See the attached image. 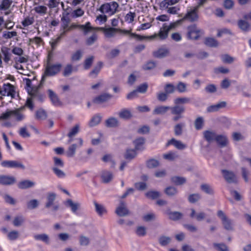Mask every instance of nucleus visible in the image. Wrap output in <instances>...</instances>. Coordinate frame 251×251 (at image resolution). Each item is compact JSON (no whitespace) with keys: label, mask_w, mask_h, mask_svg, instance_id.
I'll use <instances>...</instances> for the list:
<instances>
[{"label":"nucleus","mask_w":251,"mask_h":251,"mask_svg":"<svg viewBox=\"0 0 251 251\" xmlns=\"http://www.w3.org/2000/svg\"><path fill=\"white\" fill-rule=\"evenodd\" d=\"M201 33L196 25H192L188 27L187 37L191 40H197L200 36Z\"/></svg>","instance_id":"obj_10"},{"label":"nucleus","mask_w":251,"mask_h":251,"mask_svg":"<svg viewBox=\"0 0 251 251\" xmlns=\"http://www.w3.org/2000/svg\"><path fill=\"white\" fill-rule=\"evenodd\" d=\"M215 141L221 147H225L228 144L227 137L223 135H218Z\"/></svg>","instance_id":"obj_31"},{"label":"nucleus","mask_w":251,"mask_h":251,"mask_svg":"<svg viewBox=\"0 0 251 251\" xmlns=\"http://www.w3.org/2000/svg\"><path fill=\"white\" fill-rule=\"evenodd\" d=\"M204 44L210 47H216L218 46V41L213 38H206L205 39Z\"/></svg>","instance_id":"obj_40"},{"label":"nucleus","mask_w":251,"mask_h":251,"mask_svg":"<svg viewBox=\"0 0 251 251\" xmlns=\"http://www.w3.org/2000/svg\"><path fill=\"white\" fill-rule=\"evenodd\" d=\"M201 198V195L198 193L192 194L188 196V201L192 203L198 201Z\"/></svg>","instance_id":"obj_49"},{"label":"nucleus","mask_w":251,"mask_h":251,"mask_svg":"<svg viewBox=\"0 0 251 251\" xmlns=\"http://www.w3.org/2000/svg\"><path fill=\"white\" fill-rule=\"evenodd\" d=\"M98 39V35L96 33L93 34L86 40V44L88 46L93 45Z\"/></svg>","instance_id":"obj_57"},{"label":"nucleus","mask_w":251,"mask_h":251,"mask_svg":"<svg viewBox=\"0 0 251 251\" xmlns=\"http://www.w3.org/2000/svg\"><path fill=\"white\" fill-rule=\"evenodd\" d=\"M35 77H34L33 79H32V81L35 80ZM24 80L26 82V86L27 87L26 89L28 94L32 97L37 95L38 93V89L44 82H41L40 84L37 86L33 85L32 84V80L29 78H25L24 79Z\"/></svg>","instance_id":"obj_6"},{"label":"nucleus","mask_w":251,"mask_h":251,"mask_svg":"<svg viewBox=\"0 0 251 251\" xmlns=\"http://www.w3.org/2000/svg\"><path fill=\"white\" fill-rule=\"evenodd\" d=\"M171 238L168 236H162L159 239V242L162 246H166L171 242Z\"/></svg>","instance_id":"obj_61"},{"label":"nucleus","mask_w":251,"mask_h":251,"mask_svg":"<svg viewBox=\"0 0 251 251\" xmlns=\"http://www.w3.org/2000/svg\"><path fill=\"white\" fill-rule=\"evenodd\" d=\"M62 67L61 64L48 65L46 67L44 75H43L41 82H44L47 76H52L57 74Z\"/></svg>","instance_id":"obj_5"},{"label":"nucleus","mask_w":251,"mask_h":251,"mask_svg":"<svg viewBox=\"0 0 251 251\" xmlns=\"http://www.w3.org/2000/svg\"><path fill=\"white\" fill-rule=\"evenodd\" d=\"M90 242V239L84 235H81L79 237V243L81 246H87Z\"/></svg>","instance_id":"obj_45"},{"label":"nucleus","mask_w":251,"mask_h":251,"mask_svg":"<svg viewBox=\"0 0 251 251\" xmlns=\"http://www.w3.org/2000/svg\"><path fill=\"white\" fill-rule=\"evenodd\" d=\"M190 99L187 97H180L177 98L174 100V103L175 104L179 105V104H185L189 103Z\"/></svg>","instance_id":"obj_51"},{"label":"nucleus","mask_w":251,"mask_h":251,"mask_svg":"<svg viewBox=\"0 0 251 251\" xmlns=\"http://www.w3.org/2000/svg\"><path fill=\"white\" fill-rule=\"evenodd\" d=\"M112 97V96L107 93L102 94L93 100V102L97 104L101 103L107 101Z\"/></svg>","instance_id":"obj_20"},{"label":"nucleus","mask_w":251,"mask_h":251,"mask_svg":"<svg viewBox=\"0 0 251 251\" xmlns=\"http://www.w3.org/2000/svg\"><path fill=\"white\" fill-rule=\"evenodd\" d=\"M13 1L12 0H3L0 5V10H7L12 4Z\"/></svg>","instance_id":"obj_53"},{"label":"nucleus","mask_w":251,"mask_h":251,"mask_svg":"<svg viewBox=\"0 0 251 251\" xmlns=\"http://www.w3.org/2000/svg\"><path fill=\"white\" fill-rule=\"evenodd\" d=\"M76 149V145L75 144H73L70 146L68 148V151L66 152L67 155L68 157H73L75 154Z\"/></svg>","instance_id":"obj_63"},{"label":"nucleus","mask_w":251,"mask_h":251,"mask_svg":"<svg viewBox=\"0 0 251 251\" xmlns=\"http://www.w3.org/2000/svg\"><path fill=\"white\" fill-rule=\"evenodd\" d=\"M185 123L181 122L176 124L174 126V132L176 135L179 136L182 134Z\"/></svg>","instance_id":"obj_35"},{"label":"nucleus","mask_w":251,"mask_h":251,"mask_svg":"<svg viewBox=\"0 0 251 251\" xmlns=\"http://www.w3.org/2000/svg\"><path fill=\"white\" fill-rule=\"evenodd\" d=\"M166 214L168 216L169 219L172 221H178L183 217V214L178 211H171L168 209L165 211Z\"/></svg>","instance_id":"obj_18"},{"label":"nucleus","mask_w":251,"mask_h":251,"mask_svg":"<svg viewBox=\"0 0 251 251\" xmlns=\"http://www.w3.org/2000/svg\"><path fill=\"white\" fill-rule=\"evenodd\" d=\"M168 32L169 31L167 30L165 26L163 25V26L160 28L159 32L158 33H155L154 34L150 36H142L139 35H137L135 33H131V35L133 38H136L139 40H142L146 38L153 40L157 37H158L160 40H164L167 38Z\"/></svg>","instance_id":"obj_4"},{"label":"nucleus","mask_w":251,"mask_h":251,"mask_svg":"<svg viewBox=\"0 0 251 251\" xmlns=\"http://www.w3.org/2000/svg\"><path fill=\"white\" fill-rule=\"evenodd\" d=\"M94 57L93 56H90L88 58H86L84 61V68L85 70L89 69L91 66Z\"/></svg>","instance_id":"obj_56"},{"label":"nucleus","mask_w":251,"mask_h":251,"mask_svg":"<svg viewBox=\"0 0 251 251\" xmlns=\"http://www.w3.org/2000/svg\"><path fill=\"white\" fill-rule=\"evenodd\" d=\"M56 195L53 192L48 193L47 195V202L46 203L45 206L46 208H50V206L53 205L54 201L55 200Z\"/></svg>","instance_id":"obj_25"},{"label":"nucleus","mask_w":251,"mask_h":251,"mask_svg":"<svg viewBox=\"0 0 251 251\" xmlns=\"http://www.w3.org/2000/svg\"><path fill=\"white\" fill-rule=\"evenodd\" d=\"M204 139L209 143L216 140L217 134L212 130H206L203 133Z\"/></svg>","instance_id":"obj_21"},{"label":"nucleus","mask_w":251,"mask_h":251,"mask_svg":"<svg viewBox=\"0 0 251 251\" xmlns=\"http://www.w3.org/2000/svg\"><path fill=\"white\" fill-rule=\"evenodd\" d=\"M48 92L49 97L52 104L55 106L60 105L61 104V101L56 93L51 89H49Z\"/></svg>","instance_id":"obj_23"},{"label":"nucleus","mask_w":251,"mask_h":251,"mask_svg":"<svg viewBox=\"0 0 251 251\" xmlns=\"http://www.w3.org/2000/svg\"><path fill=\"white\" fill-rule=\"evenodd\" d=\"M118 115L120 118L125 120L129 119L132 117L130 111L126 109H123L119 112Z\"/></svg>","instance_id":"obj_33"},{"label":"nucleus","mask_w":251,"mask_h":251,"mask_svg":"<svg viewBox=\"0 0 251 251\" xmlns=\"http://www.w3.org/2000/svg\"><path fill=\"white\" fill-rule=\"evenodd\" d=\"M226 103L225 101H221L214 105H212L207 108L208 112H215L219 111L220 109L225 108L226 106Z\"/></svg>","instance_id":"obj_19"},{"label":"nucleus","mask_w":251,"mask_h":251,"mask_svg":"<svg viewBox=\"0 0 251 251\" xmlns=\"http://www.w3.org/2000/svg\"><path fill=\"white\" fill-rule=\"evenodd\" d=\"M101 177L102 181L103 183H107L109 182L113 178L112 173L108 171H103L102 173Z\"/></svg>","instance_id":"obj_32"},{"label":"nucleus","mask_w":251,"mask_h":251,"mask_svg":"<svg viewBox=\"0 0 251 251\" xmlns=\"http://www.w3.org/2000/svg\"><path fill=\"white\" fill-rule=\"evenodd\" d=\"M94 205L95 206L96 210L99 215L101 216L106 212V210L102 205L99 204L97 202H94Z\"/></svg>","instance_id":"obj_54"},{"label":"nucleus","mask_w":251,"mask_h":251,"mask_svg":"<svg viewBox=\"0 0 251 251\" xmlns=\"http://www.w3.org/2000/svg\"><path fill=\"white\" fill-rule=\"evenodd\" d=\"M164 192L168 196L172 197L176 195L178 191L176 188L173 186H169L165 189Z\"/></svg>","instance_id":"obj_42"},{"label":"nucleus","mask_w":251,"mask_h":251,"mask_svg":"<svg viewBox=\"0 0 251 251\" xmlns=\"http://www.w3.org/2000/svg\"><path fill=\"white\" fill-rule=\"evenodd\" d=\"M35 183L29 180H25L20 182L18 186L20 189H25L29 188L32 187L34 186Z\"/></svg>","instance_id":"obj_27"},{"label":"nucleus","mask_w":251,"mask_h":251,"mask_svg":"<svg viewBox=\"0 0 251 251\" xmlns=\"http://www.w3.org/2000/svg\"><path fill=\"white\" fill-rule=\"evenodd\" d=\"M201 189L207 194L213 195L214 191L211 186L207 184H202L201 185Z\"/></svg>","instance_id":"obj_50"},{"label":"nucleus","mask_w":251,"mask_h":251,"mask_svg":"<svg viewBox=\"0 0 251 251\" xmlns=\"http://www.w3.org/2000/svg\"><path fill=\"white\" fill-rule=\"evenodd\" d=\"M76 28H78L82 30L85 35H86L88 32L94 29V27L91 25V23L88 22L85 25H78L75 23L72 24L68 29L69 31Z\"/></svg>","instance_id":"obj_9"},{"label":"nucleus","mask_w":251,"mask_h":251,"mask_svg":"<svg viewBox=\"0 0 251 251\" xmlns=\"http://www.w3.org/2000/svg\"><path fill=\"white\" fill-rule=\"evenodd\" d=\"M115 213L120 217L126 216L130 214V211L127 208L126 203L123 201H120L115 210Z\"/></svg>","instance_id":"obj_13"},{"label":"nucleus","mask_w":251,"mask_h":251,"mask_svg":"<svg viewBox=\"0 0 251 251\" xmlns=\"http://www.w3.org/2000/svg\"><path fill=\"white\" fill-rule=\"evenodd\" d=\"M47 117V114L43 109H39L36 112V118L38 120H45Z\"/></svg>","instance_id":"obj_52"},{"label":"nucleus","mask_w":251,"mask_h":251,"mask_svg":"<svg viewBox=\"0 0 251 251\" xmlns=\"http://www.w3.org/2000/svg\"><path fill=\"white\" fill-rule=\"evenodd\" d=\"M170 50L168 49L165 48H159L157 50L152 52L153 57L157 58H162L169 56Z\"/></svg>","instance_id":"obj_17"},{"label":"nucleus","mask_w":251,"mask_h":251,"mask_svg":"<svg viewBox=\"0 0 251 251\" xmlns=\"http://www.w3.org/2000/svg\"><path fill=\"white\" fill-rule=\"evenodd\" d=\"M238 25L241 30L245 31L249 30L250 27V24L247 22L242 20L238 21Z\"/></svg>","instance_id":"obj_41"},{"label":"nucleus","mask_w":251,"mask_h":251,"mask_svg":"<svg viewBox=\"0 0 251 251\" xmlns=\"http://www.w3.org/2000/svg\"><path fill=\"white\" fill-rule=\"evenodd\" d=\"M100 30L102 31L104 36L106 38H111L112 37H114L117 32H121L125 34H128L133 37L131 34L132 33H130L129 30H125V29H122L120 28H117L115 27H94V29L93 30Z\"/></svg>","instance_id":"obj_1"},{"label":"nucleus","mask_w":251,"mask_h":251,"mask_svg":"<svg viewBox=\"0 0 251 251\" xmlns=\"http://www.w3.org/2000/svg\"><path fill=\"white\" fill-rule=\"evenodd\" d=\"M217 216L222 221V224L225 229L227 230H233L232 221L229 219L222 210L217 211Z\"/></svg>","instance_id":"obj_7"},{"label":"nucleus","mask_w":251,"mask_h":251,"mask_svg":"<svg viewBox=\"0 0 251 251\" xmlns=\"http://www.w3.org/2000/svg\"><path fill=\"white\" fill-rule=\"evenodd\" d=\"M16 91L15 87L10 83L4 84L0 90V94L3 96H10L11 99L15 97Z\"/></svg>","instance_id":"obj_8"},{"label":"nucleus","mask_w":251,"mask_h":251,"mask_svg":"<svg viewBox=\"0 0 251 251\" xmlns=\"http://www.w3.org/2000/svg\"><path fill=\"white\" fill-rule=\"evenodd\" d=\"M136 155V153L134 150H127L125 154V157L129 160L133 159Z\"/></svg>","instance_id":"obj_59"},{"label":"nucleus","mask_w":251,"mask_h":251,"mask_svg":"<svg viewBox=\"0 0 251 251\" xmlns=\"http://www.w3.org/2000/svg\"><path fill=\"white\" fill-rule=\"evenodd\" d=\"M198 7H195L193 9L188 10L183 19L190 22L197 21L198 19Z\"/></svg>","instance_id":"obj_16"},{"label":"nucleus","mask_w":251,"mask_h":251,"mask_svg":"<svg viewBox=\"0 0 251 251\" xmlns=\"http://www.w3.org/2000/svg\"><path fill=\"white\" fill-rule=\"evenodd\" d=\"M102 117L99 114L94 115L89 123V126L90 127L96 126L99 124L101 122Z\"/></svg>","instance_id":"obj_30"},{"label":"nucleus","mask_w":251,"mask_h":251,"mask_svg":"<svg viewBox=\"0 0 251 251\" xmlns=\"http://www.w3.org/2000/svg\"><path fill=\"white\" fill-rule=\"evenodd\" d=\"M180 0H164L160 3V6L162 8H167L169 5L175 4Z\"/></svg>","instance_id":"obj_47"},{"label":"nucleus","mask_w":251,"mask_h":251,"mask_svg":"<svg viewBox=\"0 0 251 251\" xmlns=\"http://www.w3.org/2000/svg\"><path fill=\"white\" fill-rule=\"evenodd\" d=\"M65 205L67 206L70 207L71 210L73 213H75L80 206V204L79 203H75L71 199H68L66 201Z\"/></svg>","instance_id":"obj_29"},{"label":"nucleus","mask_w":251,"mask_h":251,"mask_svg":"<svg viewBox=\"0 0 251 251\" xmlns=\"http://www.w3.org/2000/svg\"><path fill=\"white\" fill-rule=\"evenodd\" d=\"M136 233L139 236H144L147 234V229L145 226H139L137 227Z\"/></svg>","instance_id":"obj_58"},{"label":"nucleus","mask_w":251,"mask_h":251,"mask_svg":"<svg viewBox=\"0 0 251 251\" xmlns=\"http://www.w3.org/2000/svg\"><path fill=\"white\" fill-rule=\"evenodd\" d=\"M24 109V107H21L13 110H7L5 112L3 113L0 116V119H7L10 117L13 116L15 120L17 122L23 120L25 118V115L21 111Z\"/></svg>","instance_id":"obj_3"},{"label":"nucleus","mask_w":251,"mask_h":251,"mask_svg":"<svg viewBox=\"0 0 251 251\" xmlns=\"http://www.w3.org/2000/svg\"><path fill=\"white\" fill-rule=\"evenodd\" d=\"M73 70H74L72 65L71 64H68L64 69L63 75L65 76H69L71 75Z\"/></svg>","instance_id":"obj_62"},{"label":"nucleus","mask_w":251,"mask_h":251,"mask_svg":"<svg viewBox=\"0 0 251 251\" xmlns=\"http://www.w3.org/2000/svg\"><path fill=\"white\" fill-rule=\"evenodd\" d=\"M169 110L170 106H158L154 109L152 113L154 115H162L165 114Z\"/></svg>","instance_id":"obj_26"},{"label":"nucleus","mask_w":251,"mask_h":251,"mask_svg":"<svg viewBox=\"0 0 251 251\" xmlns=\"http://www.w3.org/2000/svg\"><path fill=\"white\" fill-rule=\"evenodd\" d=\"M82 55L83 52L80 50H77L72 54L71 60L73 62L79 61L82 57Z\"/></svg>","instance_id":"obj_39"},{"label":"nucleus","mask_w":251,"mask_h":251,"mask_svg":"<svg viewBox=\"0 0 251 251\" xmlns=\"http://www.w3.org/2000/svg\"><path fill=\"white\" fill-rule=\"evenodd\" d=\"M103 66V63L102 62H98L96 66L94 67L93 70L90 73V76H94V77H96L98 73Z\"/></svg>","instance_id":"obj_38"},{"label":"nucleus","mask_w":251,"mask_h":251,"mask_svg":"<svg viewBox=\"0 0 251 251\" xmlns=\"http://www.w3.org/2000/svg\"><path fill=\"white\" fill-rule=\"evenodd\" d=\"M39 202L37 200L33 199L27 203V207L29 209H33L38 207Z\"/></svg>","instance_id":"obj_60"},{"label":"nucleus","mask_w":251,"mask_h":251,"mask_svg":"<svg viewBox=\"0 0 251 251\" xmlns=\"http://www.w3.org/2000/svg\"><path fill=\"white\" fill-rule=\"evenodd\" d=\"M1 165L4 168L25 169V166L21 162L16 160H4L1 162Z\"/></svg>","instance_id":"obj_11"},{"label":"nucleus","mask_w":251,"mask_h":251,"mask_svg":"<svg viewBox=\"0 0 251 251\" xmlns=\"http://www.w3.org/2000/svg\"><path fill=\"white\" fill-rule=\"evenodd\" d=\"M170 110L172 115H183L185 109L183 106L176 104L174 106H170Z\"/></svg>","instance_id":"obj_24"},{"label":"nucleus","mask_w":251,"mask_h":251,"mask_svg":"<svg viewBox=\"0 0 251 251\" xmlns=\"http://www.w3.org/2000/svg\"><path fill=\"white\" fill-rule=\"evenodd\" d=\"M25 221V217L22 215L16 216L13 221V224L15 226H22Z\"/></svg>","instance_id":"obj_36"},{"label":"nucleus","mask_w":251,"mask_h":251,"mask_svg":"<svg viewBox=\"0 0 251 251\" xmlns=\"http://www.w3.org/2000/svg\"><path fill=\"white\" fill-rule=\"evenodd\" d=\"M175 89L176 88L173 84L168 83L165 86V92L167 94H172L175 92Z\"/></svg>","instance_id":"obj_64"},{"label":"nucleus","mask_w":251,"mask_h":251,"mask_svg":"<svg viewBox=\"0 0 251 251\" xmlns=\"http://www.w3.org/2000/svg\"><path fill=\"white\" fill-rule=\"evenodd\" d=\"M213 246L214 249L218 251H228V247L224 243H214Z\"/></svg>","instance_id":"obj_48"},{"label":"nucleus","mask_w":251,"mask_h":251,"mask_svg":"<svg viewBox=\"0 0 251 251\" xmlns=\"http://www.w3.org/2000/svg\"><path fill=\"white\" fill-rule=\"evenodd\" d=\"M146 165L149 168H154L159 165V162L157 160L151 159L147 161Z\"/></svg>","instance_id":"obj_55"},{"label":"nucleus","mask_w":251,"mask_h":251,"mask_svg":"<svg viewBox=\"0 0 251 251\" xmlns=\"http://www.w3.org/2000/svg\"><path fill=\"white\" fill-rule=\"evenodd\" d=\"M34 238L37 240H41L46 244H49V237L46 234H36L34 236Z\"/></svg>","instance_id":"obj_46"},{"label":"nucleus","mask_w":251,"mask_h":251,"mask_svg":"<svg viewBox=\"0 0 251 251\" xmlns=\"http://www.w3.org/2000/svg\"><path fill=\"white\" fill-rule=\"evenodd\" d=\"M105 126L108 128H115L119 126V122L115 117H110L105 121Z\"/></svg>","instance_id":"obj_22"},{"label":"nucleus","mask_w":251,"mask_h":251,"mask_svg":"<svg viewBox=\"0 0 251 251\" xmlns=\"http://www.w3.org/2000/svg\"><path fill=\"white\" fill-rule=\"evenodd\" d=\"M204 125V120L202 117L197 118L194 122L195 128L197 130H200L202 128Z\"/></svg>","instance_id":"obj_44"},{"label":"nucleus","mask_w":251,"mask_h":251,"mask_svg":"<svg viewBox=\"0 0 251 251\" xmlns=\"http://www.w3.org/2000/svg\"><path fill=\"white\" fill-rule=\"evenodd\" d=\"M222 173L225 180L228 183H237V179L234 173L226 170H222Z\"/></svg>","instance_id":"obj_15"},{"label":"nucleus","mask_w":251,"mask_h":251,"mask_svg":"<svg viewBox=\"0 0 251 251\" xmlns=\"http://www.w3.org/2000/svg\"><path fill=\"white\" fill-rule=\"evenodd\" d=\"M171 180L173 183L177 185H182L186 181V179L185 177L178 176L172 177Z\"/></svg>","instance_id":"obj_37"},{"label":"nucleus","mask_w":251,"mask_h":251,"mask_svg":"<svg viewBox=\"0 0 251 251\" xmlns=\"http://www.w3.org/2000/svg\"><path fill=\"white\" fill-rule=\"evenodd\" d=\"M133 143L136 150H141L145 143V139L142 137L137 138L134 141Z\"/></svg>","instance_id":"obj_43"},{"label":"nucleus","mask_w":251,"mask_h":251,"mask_svg":"<svg viewBox=\"0 0 251 251\" xmlns=\"http://www.w3.org/2000/svg\"><path fill=\"white\" fill-rule=\"evenodd\" d=\"M119 7V5L116 1H111L101 5L98 10L100 11L102 14H106L111 16L118 11Z\"/></svg>","instance_id":"obj_2"},{"label":"nucleus","mask_w":251,"mask_h":251,"mask_svg":"<svg viewBox=\"0 0 251 251\" xmlns=\"http://www.w3.org/2000/svg\"><path fill=\"white\" fill-rule=\"evenodd\" d=\"M16 180L15 177L5 175H0V184L2 185H11L15 183Z\"/></svg>","instance_id":"obj_14"},{"label":"nucleus","mask_w":251,"mask_h":251,"mask_svg":"<svg viewBox=\"0 0 251 251\" xmlns=\"http://www.w3.org/2000/svg\"><path fill=\"white\" fill-rule=\"evenodd\" d=\"M168 144L173 145L178 150H183L186 147V146L182 142L180 141L176 140L174 138H173L170 140Z\"/></svg>","instance_id":"obj_28"},{"label":"nucleus","mask_w":251,"mask_h":251,"mask_svg":"<svg viewBox=\"0 0 251 251\" xmlns=\"http://www.w3.org/2000/svg\"><path fill=\"white\" fill-rule=\"evenodd\" d=\"M34 11L40 15H44L47 13L48 8L46 6L38 5L33 8Z\"/></svg>","instance_id":"obj_34"},{"label":"nucleus","mask_w":251,"mask_h":251,"mask_svg":"<svg viewBox=\"0 0 251 251\" xmlns=\"http://www.w3.org/2000/svg\"><path fill=\"white\" fill-rule=\"evenodd\" d=\"M61 21L62 22L61 28L62 29V31L61 33V36H64L66 33L69 31V24L71 22V20L68 16V14H63L62 17H61Z\"/></svg>","instance_id":"obj_12"}]
</instances>
